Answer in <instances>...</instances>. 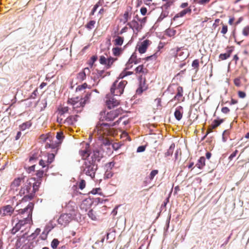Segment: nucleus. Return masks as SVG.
<instances>
[{
  "label": "nucleus",
  "instance_id": "obj_16",
  "mask_svg": "<svg viewBox=\"0 0 249 249\" xmlns=\"http://www.w3.org/2000/svg\"><path fill=\"white\" fill-rule=\"evenodd\" d=\"M86 146L84 149H81L79 151V153L82 159L85 161L87 160L88 158H90L91 152L90 151L89 144H86Z\"/></svg>",
  "mask_w": 249,
  "mask_h": 249
},
{
  "label": "nucleus",
  "instance_id": "obj_42",
  "mask_svg": "<svg viewBox=\"0 0 249 249\" xmlns=\"http://www.w3.org/2000/svg\"><path fill=\"white\" fill-rule=\"evenodd\" d=\"M88 215L92 220H95L97 218L96 213L93 210L89 211Z\"/></svg>",
  "mask_w": 249,
  "mask_h": 249
},
{
  "label": "nucleus",
  "instance_id": "obj_57",
  "mask_svg": "<svg viewBox=\"0 0 249 249\" xmlns=\"http://www.w3.org/2000/svg\"><path fill=\"white\" fill-rule=\"evenodd\" d=\"M238 95L239 97H240L241 98H244L246 96V93L245 92L242 91H239L238 92Z\"/></svg>",
  "mask_w": 249,
  "mask_h": 249
},
{
  "label": "nucleus",
  "instance_id": "obj_27",
  "mask_svg": "<svg viewBox=\"0 0 249 249\" xmlns=\"http://www.w3.org/2000/svg\"><path fill=\"white\" fill-rule=\"evenodd\" d=\"M205 165V158L204 157H201L198 160L196 166L199 169H201Z\"/></svg>",
  "mask_w": 249,
  "mask_h": 249
},
{
  "label": "nucleus",
  "instance_id": "obj_1",
  "mask_svg": "<svg viewBox=\"0 0 249 249\" xmlns=\"http://www.w3.org/2000/svg\"><path fill=\"white\" fill-rule=\"evenodd\" d=\"M33 208L34 204L30 202L24 208L19 209L17 211L18 213L13 215L11 219L12 224L13 225L15 223L11 231V233L15 234L20 230L22 227L30 223V221H32Z\"/></svg>",
  "mask_w": 249,
  "mask_h": 249
},
{
  "label": "nucleus",
  "instance_id": "obj_32",
  "mask_svg": "<svg viewBox=\"0 0 249 249\" xmlns=\"http://www.w3.org/2000/svg\"><path fill=\"white\" fill-rule=\"evenodd\" d=\"M160 53L157 51L153 55L145 57L143 59L145 61H149V60H156L158 57L160 55Z\"/></svg>",
  "mask_w": 249,
  "mask_h": 249
},
{
  "label": "nucleus",
  "instance_id": "obj_9",
  "mask_svg": "<svg viewBox=\"0 0 249 249\" xmlns=\"http://www.w3.org/2000/svg\"><path fill=\"white\" fill-rule=\"evenodd\" d=\"M15 211V208L11 205H5L0 208V215L1 217H10Z\"/></svg>",
  "mask_w": 249,
  "mask_h": 249
},
{
  "label": "nucleus",
  "instance_id": "obj_64",
  "mask_svg": "<svg viewBox=\"0 0 249 249\" xmlns=\"http://www.w3.org/2000/svg\"><path fill=\"white\" fill-rule=\"evenodd\" d=\"M140 12L142 15H146L147 13V9L145 7H142L140 10Z\"/></svg>",
  "mask_w": 249,
  "mask_h": 249
},
{
  "label": "nucleus",
  "instance_id": "obj_3",
  "mask_svg": "<svg viewBox=\"0 0 249 249\" xmlns=\"http://www.w3.org/2000/svg\"><path fill=\"white\" fill-rule=\"evenodd\" d=\"M35 181V178H28L25 180L19 191V194L21 196L24 195V197L22 198L20 202L17 203V206H18L21 202H26L33 198L34 193L32 192V187L33 181Z\"/></svg>",
  "mask_w": 249,
  "mask_h": 249
},
{
  "label": "nucleus",
  "instance_id": "obj_55",
  "mask_svg": "<svg viewBox=\"0 0 249 249\" xmlns=\"http://www.w3.org/2000/svg\"><path fill=\"white\" fill-rule=\"evenodd\" d=\"M57 122L59 124H66L65 119H63V118L62 117H60V115L57 117Z\"/></svg>",
  "mask_w": 249,
  "mask_h": 249
},
{
  "label": "nucleus",
  "instance_id": "obj_51",
  "mask_svg": "<svg viewBox=\"0 0 249 249\" xmlns=\"http://www.w3.org/2000/svg\"><path fill=\"white\" fill-rule=\"evenodd\" d=\"M97 56H95V55L92 56L90 58V61L89 62V64L91 66H92L93 63L97 60Z\"/></svg>",
  "mask_w": 249,
  "mask_h": 249
},
{
  "label": "nucleus",
  "instance_id": "obj_62",
  "mask_svg": "<svg viewBox=\"0 0 249 249\" xmlns=\"http://www.w3.org/2000/svg\"><path fill=\"white\" fill-rule=\"evenodd\" d=\"M221 111L224 114H227L230 112V109L227 107H223L221 109Z\"/></svg>",
  "mask_w": 249,
  "mask_h": 249
},
{
  "label": "nucleus",
  "instance_id": "obj_5",
  "mask_svg": "<svg viewBox=\"0 0 249 249\" xmlns=\"http://www.w3.org/2000/svg\"><path fill=\"white\" fill-rule=\"evenodd\" d=\"M114 133V129L110 128L108 124L99 123L94 129L93 134L97 136L98 139H100L103 136H112Z\"/></svg>",
  "mask_w": 249,
  "mask_h": 249
},
{
  "label": "nucleus",
  "instance_id": "obj_38",
  "mask_svg": "<svg viewBox=\"0 0 249 249\" xmlns=\"http://www.w3.org/2000/svg\"><path fill=\"white\" fill-rule=\"evenodd\" d=\"M31 123L30 122H26L21 124L19 127L21 130H24L27 128H29L31 126Z\"/></svg>",
  "mask_w": 249,
  "mask_h": 249
},
{
  "label": "nucleus",
  "instance_id": "obj_53",
  "mask_svg": "<svg viewBox=\"0 0 249 249\" xmlns=\"http://www.w3.org/2000/svg\"><path fill=\"white\" fill-rule=\"evenodd\" d=\"M86 186V182L84 180H81L79 183V187L81 190L83 189Z\"/></svg>",
  "mask_w": 249,
  "mask_h": 249
},
{
  "label": "nucleus",
  "instance_id": "obj_18",
  "mask_svg": "<svg viewBox=\"0 0 249 249\" xmlns=\"http://www.w3.org/2000/svg\"><path fill=\"white\" fill-rule=\"evenodd\" d=\"M91 154L89 160L90 161H94V163H96V161H100L103 157L102 154L98 149L94 150Z\"/></svg>",
  "mask_w": 249,
  "mask_h": 249
},
{
  "label": "nucleus",
  "instance_id": "obj_43",
  "mask_svg": "<svg viewBox=\"0 0 249 249\" xmlns=\"http://www.w3.org/2000/svg\"><path fill=\"white\" fill-rule=\"evenodd\" d=\"M59 244V241L57 239H53L51 242V247L53 249H56Z\"/></svg>",
  "mask_w": 249,
  "mask_h": 249
},
{
  "label": "nucleus",
  "instance_id": "obj_10",
  "mask_svg": "<svg viewBox=\"0 0 249 249\" xmlns=\"http://www.w3.org/2000/svg\"><path fill=\"white\" fill-rule=\"evenodd\" d=\"M117 60V58L112 57H106L104 55H101L99 57V62L101 64L106 66L107 69H109L113 63Z\"/></svg>",
  "mask_w": 249,
  "mask_h": 249
},
{
  "label": "nucleus",
  "instance_id": "obj_13",
  "mask_svg": "<svg viewBox=\"0 0 249 249\" xmlns=\"http://www.w3.org/2000/svg\"><path fill=\"white\" fill-rule=\"evenodd\" d=\"M151 41L148 39H145L139 42L137 45V48L140 53H144L146 52L147 48L151 44Z\"/></svg>",
  "mask_w": 249,
  "mask_h": 249
},
{
  "label": "nucleus",
  "instance_id": "obj_25",
  "mask_svg": "<svg viewBox=\"0 0 249 249\" xmlns=\"http://www.w3.org/2000/svg\"><path fill=\"white\" fill-rule=\"evenodd\" d=\"M191 12H192L191 9L190 8H187L186 9L183 10L182 11H180V12L178 13V14H177L174 17L173 19H174V20H175L177 18H178L179 17H182L188 13L191 14Z\"/></svg>",
  "mask_w": 249,
  "mask_h": 249
},
{
  "label": "nucleus",
  "instance_id": "obj_19",
  "mask_svg": "<svg viewBox=\"0 0 249 249\" xmlns=\"http://www.w3.org/2000/svg\"><path fill=\"white\" fill-rule=\"evenodd\" d=\"M224 121L223 119H221L220 120H214L213 123L209 126L207 133L204 136V138L206 137V136L210 133L213 131V129L216 128L217 127L222 123Z\"/></svg>",
  "mask_w": 249,
  "mask_h": 249
},
{
  "label": "nucleus",
  "instance_id": "obj_41",
  "mask_svg": "<svg viewBox=\"0 0 249 249\" xmlns=\"http://www.w3.org/2000/svg\"><path fill=\"white\" fill-rule=\"evenodd\" d=\"M131 15L128 11H125L123 15V19L122 21L124 23L127 22L128 20L130 18Z\"/></svg>",
  "mask_w": 249,
  "mask_h": 249
},
{
  "label": "nucleus",
  "instance_id": "obj_8",
  "mask_svg": "<svg viewBox=\"0 0 249 249\" xmlns=\"http://www.w3.org/2000/svg\"><path fill=\"white\" fill-rule=\"evenodd\" d=\"M114 96L110 93L107 94L105 97L106 106L109 109L114 108L120 104V101L116 99Z\"/></svg>",
  "mask_w": 249,
  "mask_h": 249
},
{
  "label": "nucleus",
  "instance_id": "obj_61",
  "mask_svg": "<svg viewBox=\"0 0 249 249\" xmlns=\"http://www.w3.org/2000/svg\"><path fill=\"white\" fill-rule=\"evenodd\" d=\"M39 164L40 165L42 166L43 168H44L46 166H47V163H46V162L44 160H40Z\"/></svg>",
  "mask_w": 249,
  "mask_h": 249
},
{
  "label": "nucleus",
  "instance_id": "obj_49",
  "mask_svg": "<svg viewBox=\"0 0 249 249\" xmlns=\"http://www.w3.org/2000/svg\"><path fill=\"white\" fill-rule=\"evenodd\" d=\"M36 175L37 177V179H41L44 175V171L43 170H38Z\"/></svg>",
  "mask_w": 249,
  "mask_h": 249
},
{
  "label": "nucleus",
  "instance_id": "obj_39",
  "mask_svg": "<svg viewBox=\"0 0 249 249\" xmlns=\"http://www.w3.org/2000/svg\"><path fill=\"white\" fill-rule=\"evenodd\" d=\"M95 23V20H90L85 25V27L89 30H91L94 27Z\"/></svg>",
  "mask_w": 249,
  "mask_h": 249
},
{
  "label": "nucleus",
  "instance_id": "obj_34",
  "mask_svg": "<svg viewBox=\"0 0 249 249\" xmlns=\"http://www.w3.org/2000/svg\"><path fill=\"white\" fill-rule=\"evenodd\" d=\"M113 42H114V44L115 45L121 46L123 44V42H124V38L121 36H117L116 37V39H115L113 40Z\"/></svg>",
  "mask_w": 249,
  "mask_h": 249
},
{
  "label": "nucleus",
  "instance_id": "obj_14",
  "mask_svg": "<svg viewBox=\"0 0 249 249\" xmlns=\"http://www.w3.org/2000/svg\"><path fill=\"white\" fill-rule=\"evenodd\" d=\"M127 25L129 26V28H131L133 30L134 33H138L140 32L142 28V24H140L135 19H134L131 21L128 22Z\"/></svg>",
  "mask_w": 249,
  "mask_h": 249
},
{
  "label": "nucleus",
  "instance_id": "obj_11",
  "mask_svg": "<svg viewBox=\"0 0 249 249\" xmlns=\"http://www.w3.org/2000/svg\"><path fill=\"white\" fill-rule=\"evenodd\" d=\"M73 218L72 213H63L58 219V224L65 226L72 220Z\"/></svg>",
  "mask_w": 249,
  "mask_h": 249
},
{
  "label": "nucleus",
  "instance_id": "obj_24",
  "mask_svg": "<svg viewBox=\"0 0 249 249\" xmlns=\"http://www.w3.org/2000/svg\"><path fill=\"white\" fill-rule=\"evenodd\" d=\"M69 107L64 106H59L57 108V112L58 115L62 117L66 113H69Z\"/></svg>",
  "mask_w": 249,
  "mask_h": 249
},
{
  "label": "nucleus",
  "instance_id": "obj_35",
  "mask_svg": "<svg viewBox=\"0 0 249 249\" xmlns=\"http://www.w3.org/2000/svg\"><path fill=\"white\" fill-rule=\"evenodd\" d=\"M175 147V145L174 143L171 144L167 152L165 153V157H167L171 156L173 153Z\"/></svg>",
  "mask_w": 249,
  "mask_h": 249
},
{
  "label": "nucleus",
  "instance_id": "obj_63",
  "mask_svg": "<svg viewBox=\"0 0 249 249\" xmlns=\"http://www.w3.org/2000/svg\"><path fill=\"white\" fill-rule=\"evenodd\" d=\"M98 8V5H94L93 9H92L89 15L93 16L97 9Z\"/></svg>",
  "mask_w": 249,
  "mask_h": 249
},
{
  "label": "nucleus",
  "instance_id": "obj_12",
  "mask_svg": "<svg viewBox=\"0 0 249 249\" xmlns=\"http://www.w3.org/2000/svg\"><path fill=\"white\" fill-rule=\"evenodd\" d=\"M25 181L24 176L19 177L16 178L11 183L10 188L12 190H18L19 187Z\"/></svg>",
  "mask_w": 249,
  "mask_h": 249
},
{
  "label": "nucleus",
  "instance_id": "obj_59",
  "mask_svg": "<svg viewBox=\"0 0 249 249\" xmlns=\"http://www.w3.org/2000/svg\"><path fill=\"white\" fill-rule=\"evenodd\" d=\"M145 150V146L142 145L138 147L137 152H143Z\"/></svg>",
  "mask_w": 249,
  "mask_h": 249
},
{
  "label": "nucleus",
  "instance_id": "obj_60",
  "mask_svg": "<svg viewBox=\"0 0 249 249\" xmlns=\"http://www.w3.org/2000/svg\"><path fill=\"white\" fill-rule=\"evenodd\" d=\"M234 84L237 87H240L241 85L240 80L238 78H236L234 80Z\"/></svg>",
  "mask_w": 249,
  "mask_h": 249
},
{
  "label": "nucleus",
  "instance_id": "obj_56",
  "mask_svg": "<svg viewBox=\"0 0 249 249\" xmlns=\"http://www.w3.org/2000/svg\"><path fill=\"white\" fill-rule=\"evenodd\" d=\"M121 146V145L118 143H113L112 144V148L115 150H118Z\"/></svg>",
  "mask_w": 249,
  "mask_h": 249
},
{
  "label": "nucleus",
  "instance_id": "obj_36",
  "mask_svg": "<svg viewBox=\"0 0 249 249\" xmlns=\"http://www.w3.org/2000/svg\"><path fill=\"white\" fill-rule=\"evenodd\" d=\"M154 103L157 109H160L161 108V99L157 98L155 99Z\"/></svg>",
  "mask_w": 249,
  "mask_h": 249
},
{
  "label": "nucleus",
  "instance_id": "obj_31",
  "mask_svg": "<svg viewBox=\"0 0 249 249\" xmlns=\"http://www.w3.org/2000/svg\"><path fill=\"white\" fill-rule=\"evenodd\" d=\"M107 136H103L101 138L98 139L102 141V143L105 146H108L111 144V140L109 139Z\"/></svg>",
  "mask_w": 249,
  "mask_h": 249
},
{
  "label": "nucleus",
  "instance_id": "obj_47",
  "mask_svg": "<svg viewBox=\"0 0 249 249\" xmlns=\"http://www.w3.org/2000/svg\"><path fill=\"white\" fill-rule=\"evenodd\" d=\"M192 66L197 71L199 67V60L198 59L194 60L192 62Z\"/></svg>",
  "mask_w": 249,
  "mask_h": 249
},
{
  "label": "nucleus",
  "instance_id": "obj_26",
  "mask_svg": "<svg viewBox=\"0 0 249 249\" xmlns=\"http://www.w3.org/2000/svg\"><path fill=\"white\" fill-rule=\"evenodd\" d=\"M41 182V179H37L36 182L33 181L32 187H33L32 192L34 193V196H35V193L38 190Z\"/></svg>",
  "mask_w": 249,
  "mask_h": 249
},
{
  "label": "nucleus",
  "instance_id": "obj_2",
  "mask_svg": "<svg viewBox=\"0 0 249 249\" xmlns=\"http://www.w3.org/2000/svg\"><path fill=\"white\" fill-rule=\"evenodd\" d=\"M133 73L132 71H127L125 70L123 71L119 75L116 80L112 84L110 88V93L113 95L120 96L124 91V89L127 84V82L125 80H122L119 81L121 79L124 78V77L131 75Z\"/></svg>",
  "mask_w": 249,
  "mask_h": 249
},
{
  "label": "nucleus",
  "instance_id": "obj_4",
  "mask_svg": "<svg viewBox=\"0 0 249 249\" xmlns=\"http://www.w3.org/2000/svg\"><path fill=\"white\" fill-rule=\"evenodd\" d=\"M90 95L91 93L88 92L83 98H79L78 97L69 98L67 103L72 106V109L71 113L77 114L82 112L84 107L89 100Z\"/></svg>",
  "mask_w": 249,
  "mask_h": 249
},
{
  "label": "nucleus",
  "instance_id": "obj_29",
  "mask_svg": "<svg viewBox=\"0 0 249 249\" xmlns=\"http://www.w3.org/2000/svg\"><path fill=\"white\" fill-rule=\"evenodd\" d=\"M232 52V50H229L226 53H221L219 55V58L220 60H226L228 58Z\"/></svg>",
  "mask_w": 249,
  "mask_h": 249
},
{
  "label": "nucleus",
  "instance_id": "obj_15",
  "mask_svg": "<svg viewBox=\"0 0 249 249\" xmlns=\"http://www.w3.org/2000/svg\"><path fill=\"white\" fill-rule=\"evenodd\" d=\"M135 71L136 74L139 75L141 80L148 72V69L143 65H140L136 67Z\"/></svg>",
  "mask_w": 249,
  "mask_h": 249
},
{
  "label": "nucleus",
  "instance_id": "obj_44",
  "mask_svg": "<svg viewBox=\"0 0 249 249\" xmlns=\"http://www.w3.org/2000/svg\"><path fill=\"white\" fill-rule=\"evenodd\" d=\"M50 135L49 134H42L39 137V140L41 142H45L48 139H49Z\"/></svg>",
  "mask_w": 249,
  "mask_h": 249
},
{
  "label": "nucleus",
  "instance_id": "obj_7",
  "mask_svg": "<svg viewBox=\"0 0 249 249\" xmlns=\"http://www.w3.org/2000/svg\"><path fill=\"white\" fill-rule=\"evenodd\" d=\"M123 113V109L120 107L116 109L112 110L106 113L105 111H101L100 113L99 119L100 121H111Z\"/></svg>",
  "mask_w": 249,
  "mask_h": 249
},
{
  "label": "nucleus",
  "instance_id": "obj_54",
  "mask_svg": "<svg viewBox=\"0 0 249 249\" xmlns=\"http://www.w3.org/2000/svg\"><path fill=\"white\" fill-rule=\"evenodd\" d=\"M228 31V26L227 25L223 24L222 28L221 31V33L223 34H225Z\"/></svg>",
  "mask_w": 249,
  "mask_h": 249
},
{
  "label": "nucleus",
  "instance_id": "obj_45",
  "mask_svg": "<svg viewBox=\"0 0 249 249\" xmlns=\"http://www.w3.org/2000/svg\"><path fill=\"white\" fill-rule=\"evenodd\" d=\"M159 171L158 170H153L150 173L149 178L150 180L153 179L154 177L158 174Z\"/></svg>",
  "mask_w": 249,
  "mask_h": 249
},
{
  "label": "nucleus",
  "instance_id": "obj_6",
  "mask_svg": "<svg viewBox=\"0 0 249 249\" xmlns=\"http://www.w3.org/2000/svg\"><path fill=\"white\" fill-rule=\"evenodd\" d=\"M82 168L84 173L93 178L95 177V172L97 169V165L88 158L85 161Z\"/></svg>",
  "mask_w": 249,
  "mask_h": 249
},
{
  "label": "nucleus",
  "instance_id": "obj_48",
  "mask_svg": "<svg viewBox=\"0 0 249 249\" xmlns=\"http://www.w3.org/2000/svg\"><path fill=\"white\" fill-rule=\"evenodd\" d=\"M97 71V78H103L105 76V75L104 74L105 73V71L104 70H96Z\"/></svg>",
  "mask_w": 249,
  "mask_h": 249
},
{
  "label": "nucleus",
  "instance_id": "obj_17",
  "mask_svg": "<svg viewBox=\"0 0 249 249\" xmlns=\"http://www.w3.org/2000/svg\"><path fill=\"white\" fill-rule=\"evenodd\" d=\"M183 89L181 86H178L177 88V93L174 97L172 99L173 100H177L178 102L179 103L183 102L184 97H183Z\"/></svg>",
  "mask_w": 249,
  "mask_h": 249
},
{
  "label": "nucleus",
  "instance_id": "obj_33",
  "mask_svg": "<svg viewBox=\"0 0 249 249\" xmlns=\"http://www.w3.org/2000/svg\"><path fill=\"white\" fill-rule=\"evenodd\" d=\"M147 88L144 85V82L142 84L141 82L139 88L136 90V93L138 95H141L142 92L146 89Z\"/></svg>",
  "mask_w": 249,
  "mask_h": 249
},
{
  "label": "nucleus",
  "instance_id": "obj_22",
  "mask_svg": "<svg viewBox=\"0 0 249 249\" xmlns=\"http://www.w3.org/2000/svg\"><path fill=\"white\" fill-rule=\"evenodd\" d=\"M183 113V107L180 106L176 108L175 111L174 112V116L175 117V118L177 120L180 121L182 118Z\"/></svg>",
  "mask_w": 249,
  "mask_h": 249
},
{
  "label": "nucleus",
  "instance_id": "obj_50",
  "mask_svg": "<svg viewBox=\"0 0 249 249\" xmlns=\"http://www.w3.org/2000/svg\"><path fill=\"white\" fill-rule=\"evenodd\" d=\"M243 34L245 36L249 35V26H247L243 29Z\"/></svg>",
  "mask_w": 249,
  "mask_h": 249
},
{
  "label": "nucleus",
  "instance_id": "obj_58",
  "mask_svg": "<svg viewBox=\"0 0 249 249\" xmlns=\"http://www.w3.org/2000/svg\"><path fill=\"white\" fill-rule=\"evenodd\" d=\"M238 150H235L229 157V159L231 160H232V159L235 157L238 153Z\"/></svg>",
  "mask_w": 249,
  "mask_h": 249
},
{
  "label": "nucleus",
  "instance_id": "obj_21",
  "mask_svg": "<svg viewBox=\"0 0 249 249\" xmlns=\"http://www.w3.org/2000/svg\"><path fill=\"white\" fill-rule=\"evenodd\" d=\"M140 62V60L137 58V56L135 53H133L128 61L126 63V69L131 68L132 67V64L134 63L135 64H138Z\"/></svg>",
  "mask_w": 249,
  "mask_h": 249
},
{
  "label": "nucleus",
  "instance_id": "obj_46",
  "mask_svg": "<svg viewBox=\"0 0 249 249\" xmlns=\"http://www.w3.org/2000/svg\"><path fill=\"white\" fill-rule=\"evenodd\" d=\"M88 84L86 83H84L83 84L79 85L76 89V91H82L83 89H86L87 88H88Z\"/></svg>",
  "mask_w": 249,
  "mask_h": 249
},
{
  "label": "nucleus",
  "instance_id": "obj_30",
  "mask_svg": "<svg viewBox=\"0 0 249 249\" xmlns=\"http://www.w3.org/2000/svg\"><path fill=\"white\" fill-rule=\"evenodd\" d=\"M113 54L115 56H119L123 53V49L121 48L114 47L112 49Z\"/></svg>",
  "mask_w": 249,
  "mask_h": 249
},
{
  "label": "nucleus",
  "instance_id": "obj_40",
  "mask_svg": "<svg viewBox=\"0 0 249 249\" xmlns=\"http://www.w3.org/2000/svg\"><path fill=\"white\" fill-rule=\"evenodd\" d=\"M54 157L55 156L53 153L48 154V159L47 161H46L48 166L53 161L54 159Z\"/></svg>",
  "mask_w": 249,
  "mask_h": 249
},
{
  "label": "nucleus",
  "instance_id": "obj_23",
  "mask_svg": "<svg viewBox=\"0 0 249 249\" xmlns=\"http://www.w3.org/2000/svg\"><path fill=\"white\" fill-rule=\"evenodd\" d=\"M77 115H71L65 119V123L68 125H73L77 121Z\"/></svg>",
  "mask_w": 249,
  "mask_h": 249
},
{
  "label": "nucleus",
  "instance_id": "obj_28",
  "mask_svg": "<svg viewBox=\"0 0 249 249\" xmlns=\"http://www.w3.org/2000/svg\"><path fill=\"white\" fill-rule=\"evenodd\" d=\"M72 202H69L66 207L67 212H69V213H72L73 216L74 215V213L75 211V206H73Z\"/></svg>",
  "mask_w": 249,
  "mask_h": 249
},
{
  "label": "nucleus",
  "instance_id": "obj_52",
  "mask_svg": "<svg viewBox=\"0 0 249 249\" xmlns=\"http://www.w3.org/2000/svg\"><path fill=\"white\" fill-rule=\"evenodd\" d=\"M64 138L63 133L62 132H58L56 134V138L59 140L61 141Z\"/></svg>",
  "mask_w": 249,
  "mask_h": 249
},
{
  "label": "nucleus",
  "instance_id": "obj_20",
  "mask_svg": "<svg viewBox=\"0 0 249 249\" xmlns=\"http://www.w3.org/2000/svg\"><path fill=\"white\" fill-rule=\"evenodd\" d=\"M90 70L89 68H84L82 71L79 72L77 75V78L79 81L85 80L86 76L90 74Z\"/></svg>",
  "mask_w": 249,
  "mask_h": 249
},
{
  "label": "nucleus",
  "instance_id": "obj_37",
  "mask_svg": "<svg viewBox=\"0 0 249 249\" xmlns=\"http://www.w3.org/2000/svg\"><path fill=\"white\" fill-rule=\"evenodd\" d=\"M89 201L87 200H85L82 201L80 207L82 209H85L86 211L88 208H89L90 205V204L89 203Z\"/></svg>",
  "mask_w": 249,
  "mask_h": 249
}]
</instances>
